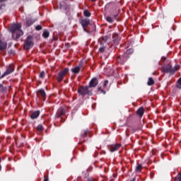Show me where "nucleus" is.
Segmentation results:
<instances>
[{
    "mask_svg": "<svg viewBox=\"0 0 181 181\" xmlns=\"http://www.w3.org/2000/svg\"><path fill=\"white\" fill-rule=\"evenodd\" d=\"M49 31L47 30H44L43 33H42V36L43 37H45V39H47V37H49Z\"/></svg>",
    "mask_w": 181,
    "mask_h": 181,
    "instance_id": "nucleus-16",
    "label": "nucleus"
},
{
    "mask_svg": "<svg viewBox=\"0 0 181 181\" xmlns=\"http://www.w3.org/2000/svg\"><path fill=\"white\" fill-rule=\"evenodd\" d=\"M107 22H109V23H112V18L110 16L106 17Z\"/></svg>",
    "mask_w": 181,
    "mask_h": 181,
    "instance_id": "nucleus-19",
    "label": "nucleus"
},
{
    "mask_svg": "<svg viewBox=\"0 0 181 181\" xmlns=\"http://www.w3.org/2000/svg\"><path fill=\"white\" fill-rule=\"evenodd\" d=\"M177 88H181V77L177 81Z\"/></svg>",
    "mask_w": 181,
    "mask_h": 181,
    "instance_id": "nucleus-20",
    "label": "nucleus"
},
{
    "mask_svg": "<svg viewBox=\"0 0 181 181\" xmlns=\"http://www.w3.org/2000/svg\"><path fill=\"white\" fill-rule=\"evenodd\" d=\"M93 90L89 86H81L78 89L79 95H91Z\"/></svg>",
    "mask_w": 181,
    "mask_h": 181,
    "instance_id": "nucleus-2",
    "label": "nucleus"
},
{
    "mask_svg": "<svg viewBox=\"0 0 181 181\" xmlns=\"http://www.w3.org/2000/svg\"><path fill=\"white\" fill-rule=\"evenodd\" d=\"M121 148V144H112L110 146V152H115L116 151H118Z\"/></svg>",
    "mask_w": 181,
    "mask_h": 181,
    "instance_id": "nucleus-6",
    "label": "nucleus"
},
{
    "mask_svg": "<svg viewBox=\"0 0 181 181\" xmlns=\"http://www.w3.org/2000/svg\"><path fill=\"white\" fill-rule=\"evenodd\" d=\"M15 65H13V64H11L10 65H9V69H15Z\"/></svg>",
    "mask_w": 181,
    "mask_h": 181,
    "instance_id": "nucleus-28",
    "label": "nucleus"
},
{
    "mask_svg": "<svg viewBox=\"0 0 181 181\" xmlns=\"http://www.w3.org/2000/svg\"><path fill=\"white\" fill-rule=\"evenodd\" d=\"M137 114H138V115H139L140 117H142V115H144V108H143V107H140V108L137 110Z\"/></svg>",
    "mask_w": 181,
    "mask_h": 181,
    "instance_id": "nucleus-14",
    "label": "nucleus"
},
{
    "mask_svg": "<svg viewBox=\"0 0 181 181\" xmlns=\"http://www.w3.org/2000/svg\"><path fill=\"white\" fill-rule=\"evenodd\" d=\"M177 69H162L163 73H170V74H173Z\"/></svg>",
    "mask_w": 181,
    "mask_h": 181,
    "instance_id": "nucleus-9",
    "label": "nucleus"
},
{
    "mask_svg": "<svg viewBox=\"0 0 181 181\" xmlns=\"http://www.w3.org/2000/svg\"><path fill=\"white\" fill-rule=\"evenodd\" d=\"M11 73H13V69H7L4 74L1 76V78H4V77H5V76H8L9 74H11Z\"/></svg>",
    "mask_w": 181,
    "mask_h": 181,
    "instance_id": "nucleus-8",
    "label": "nucleus"
},
{
    "mask_svg": "<svg viewBox=\"0 0 181 181\" xmlns=\"http://www.w3.org/2000/svg\"><path fill=\"white\" fill-rule=\"evenodd\" d=\"M117 16H118V15L115 16V19H118Z\"/></svg>",
    "mask_w": 181,
    "mask_h": 181,
    "instance_id": "nucleus-36",
    "label": "nucleus"
},
{
    "mask_svg": "<svg viewBox=\"0 0 181 181\" xmlns=\"http://www.w3.org/2000/svg\"><path fill=\"white\" fill-rule=\"evenodd\" d=\"M80 23L81 25H82L83 30L85 32H87V29H86V28H87V26L90 25V20L82 19L80 21Z\"/></svg>",
    "mask_w": 181,
    "mask_h": 181,
    "instance_id": "nucleus-4",
    "label": "nucleus"
},
{
    "mask_svg": "<svg viewBox=\"0 0 181 181\" xmlns=\"http://www.w3.org/2000/svg\"><path fill=\"white\" fill-rule=\"evenodd\" d=\"M99 90H100L102 93H103V94H105V93L104 92V90H103L101 89V88H99Z\"/></svg>",
    "mask_w": 181,
    "mask_h": 181,
    "instance_id": "nucleus-32",
    "label": "nucleus"
},
{
    "mask_svg": "<svg viewBox=\"0 0 181 181\" xmlns=\"http://www.w3.org/2000/svg\"><path fill=\"white\" fill-rule=\"evenodd\" d=\"M71 71L74 73V74H78V73H80V69H72Z\"/></svg>",
    "mask_w": 181,
    "mask_h": 181,
    "instance_id": "nucleus-18",
    "label": "nucleus"
},
{
    "mask_svg": "<svg viewBox=\"0 0 181 181\" xmlns=\"http://www.w3.org/2000/svg\"><path fill=\"white\" fill-rule=\"evenodd\" d=\"M75 69H80V67H76Z\"/></svg>",
    "mask_w": 181,
    "mask_h": 181,
    "instance_id": "nucleus-42",
    "label": "nucleus"
},
{
    "mask_svg": "<svg viewBox=\"0 0 181 181\" xmlns=\"http://www.w3.org/2000/svg\"><path fill=\"white\" fill-rule=\"evenodd\" d=\"M99 52H100V53H104V52H105V47H100V48L99 49Z\"/></svg>",
    "mask_w": 181,
    "mask_h": 181,
    "instance_id": "nucleus-24",
    "label": "nucleus"
},
{
    "mask_svg": "<svg viewBox=\"0 0 181 181\" xmlns=\"http://www.w3.org/2000/svg\"><path fill=\"white\" fill-rule=\"evenodd\" d=\"M175 181H181V174H178L175 179Z\"/></svg>",
    "mask_w": 181,
    "mask_h": 181,
    "instance_id": "nucleus-21",
    "label": "nucleus"
},
{
    "mask_svg": "<svg viewBox=\"0 0 181 181\" xmlns=\"http://www.w3.org/2000/svg\"><path fill=\"white\" fill-rule=\"evenodd\" d=\"M90 1H92V2H95V0H90Z\"/></svg>",
    "mask_w": 181,
    "mask_h": 181,
    "instance_id": "nucleus-40",
    "label": "nucleus"
},
{
    "mask_svg": "<svg viewBox=\"0 0 181 181\" xmlns=\"http://www.w3.org/2000/svg\"><path fill=\"white\" fill-rule=\"evenodd\" d=\"M83 15H84V16H86L87 18H90V16H91V13H90V11H88V10H85L83 11Z\"/></svg>",
    "mask_w": 181,
    "mask_h": 181,
    "instance_id": "nucleus-15",
    "label": "nucleus"
},
{
    "mask_svg": "<svg viewBox=\"0 0 181 181\" xmlns=\"http://www.w3.org/2000/svg\"><path fill=\"white\" fill-rule=\"evenodd\" d=\"M38 93L41 94L42 98H46V92H45V90L40 89V90H38Z\"/></svg>",
    "mask_w": 181,
    "mask_h": 181,
    "instance_id": "nucleus-13",
    "label": "nucleus"
},
{
    "mask_svg": "<svg viewBox=\"0 0 181 181\" xmlns=\"http://www.w3.org/2000/svg\"><path fill=\"white\" fill-rule=\"evenodd\" d=\"M161 60H163V62H165V60H166V57H163L161 58Z\"/></svg>",
    "mask_w": 181,
    "mask_h": 181,
    "instance_id": "nucleus-31",
    "label": "nucleus"
},
{
    "mask_svg": "<svg viewBox=\"0 0 181 181\" xmlns=\"http://www.w3.org/2000/svg\"><path fill=\"white\" fill-rule=\"evenodd\" d=\"M21 28H22V25L20 23L11 25L10 31L12 33L13 39H19L23 35V31L21 30Z\"/></svg>",
    "mask_w": 181,
    "mask_h": 181,
    "instance_id": "nucleus-1",
    "label": "nucleus"
},
{
    "mask_svg": "<svg viewBox=\"0 0 181 181\" xmlns=\"http://www.w3.org/2000/svg\"><path fill=\"white\" fill-rule=\"evenodd\" d=\"M26 25H27V26H30V25H33V21H32V19H30V18L27 19Z\"/></svg>",
    "mask_w": 181,
    "mask_h": 181,
    "instance_id": "nucleus-17",
    "label": "nucleus"
},
{
    "mask_svg": "<svg viewBox=\"0 0 181 181\" xmlns=\"http://www.w3.org/2000/svg\"><path fill=\"white\" fill-rule=\"evenodd\" d=\"M67 73H69V69H64L59 74V75H58L59 83H60V81H62L63 80L64 76H66V74H67Z\"/></svg>",
    "mask_w": 181,
    "mask_h": 181,
    "instance_id": "nucleus-5",
    "label": "nucleus"
},
{
    "mask_svg": "<svg viewBox=\"0 0 181 181\" xmlns=\"http://www.w3.org/2000/svg\"><path fill=\"white\" fill-rule=\"evenodd\" d=\"M36 30H42V25H37L35 27Z\"/></svg>",
    "mask_w": 181,
    "mask_h": 181,
    "instance_id": "nucleus-26",
    "label": "nucleus"
},
{
    "mask_svg": "<svg viewBox=\"0 0 181 181\" xmlns=\"http://www.w3.org/2000/svg\"><path fill=\"white\" fill-rule=\"evenodd\" d=\"M142 169V165L141 164H139L136 168V172H141V170Z\"/></svg>",
    "mask_w": 181,
    "mask_h": 181,
    "instance_id": "nucleus-22",
    "label": "nucleus"
},
{
    "mask_svg": "<svg viewBox=\"0 0 181 181\" xmlns=\"http://www.w3.org/2000/svg\"><path fill=\"white\" fill-rule=\"evenodd\" d=\"M44 181H49V178H45Z\"/></svg>",
    "mask_w": 181,
    "mask_h": 181,
    "instance_id": "nucleus-35",
    "label": "nucleus"
},
{
    "mask_svg": "<svg viewBox=\"0 0 181 181\" xmlns=\"http://www.w3.org/2000/svg\"><path fill=\"white\" fill-rule=\"evenodd\" d=\"M107 84H108V81L107 80L105 81V82L103 83V87H107Z\"/></svg>",
    "mask_w": 181,
    "mask_h": 181,
    "instance_id": "nucleus-29",
    "label": "nucleus"
},
{
    "mask_svg": "<svg viewBox=\"0 0 181 181\" xmlns=\"http://www.w3.org/2000/svg\"><path fill=\"white\" fill-rule=\"evenodd\" d=\"M130 181H135V178H133V179L131 180Z\"/></svg>",
    "mask_w": 181,
    "mask_h": 181,
    "instance_id": "nucleus-38",
    "label": "nucleus"
},
{
    "mask_svg": "<svg viewBox=\"0 0 181 181\" xmlns=\"http://www.w3.org/2000/svg\"><path fill=\"white\" fill-rule=\"evenodd\" d=\"M148 86H153L155 84V81L152 77L148 78V81H147Z\"/></svg>",
    "mask_w": 181,
    "mask_h": 181,
    "instance_id": "nucleus-12",
    "label": "nucleus"
},
{
    "mask_svg": "<svg viewBox=\"0 0 181 181\" xmlns=\"http://www.w3.org/2000/svg\"><path fill=\"white\" fill-rule=\"evenodd\" d=\"M120 59H121L120 57H118L117 59V62H119Z\"/></svg>",
    "mask_w": 181,
    "mask_h": 181,
    "instance_id": "nucleus-34",
    "label": "nucleus"
},
{
    "mask_svg": "<svg viewBox=\"0 0 181 181\" xmlns=\"http://www.w3.org/2000/svg\"><path fill=\"white\" fill-rule=\"evenodd\" d=\"M33 37L32 35H29L25 41L24 43V49L25 50H29L32 46H33V41H32Z\"/></svg>",
    "mask_w": 181,
    "mask_h": 181,
    "instance_id": "nucleus-3",
    "label": "nucleus"
},
{
    "mask_svg": "<svg viewBox=\"0 0 181 181\" xmlns=\"http://www.w3.org/2000/svg\"><path fill=\"white\" fill-rule=\"evenodd\" d=\"M7 44L6 42L0 40V50H5L6 49Z\"/></svg>",
    "mask_w": 181,
    "mask_h": 181,
    "instance_id": "nucleus-10",
    "label": "nucleus"
},
{
    "mask_svg": "<svg viewBox=\"0 0 181 181\" xmlns=\"http://www.w3.org/2000/svg\"><path fill=\"white\" fill-rule=\"evenodd\" d=\"M40 115V112L39 110H37L31 115V119H35L37 118V117H39Z\"/></svg>",
    "mask_w": 181,
    "mask_h": 181,
    "instance_id": "nucleus-11",
    "label": "nucleus"
},
{
    "mask_svg": "<svg viewBox=\"0 0 181 181\" xmlns=\"http://www.w3.org/2000/svg\"><path fill=\"white\" fill-rule=\"evenodd\" d=\"M85 135H87V132H85Z\"/></svg>",
    "mask_w": 181,
    "mask_h": 181,
    "instance_id": "nucleus-41",
    "label": "nucleus"
},
{
    "mask_svg": "<svg viewBox=\"0 0 181 181\" xmlns=\"http://www.w3.org/2000/svg\"><path fill=\"white\" fill-rule=\"evenodd\" d=\"M98 84V81H97L95 78H93L89 83V87L90 88H91V87H96Z\"/></svg>",
    "mask_w": 181,
    "mask_h": 181,
    "instance_id": "nucleus-7",
    "label": "nucleus"
},
{
    "mask_svg": "<svg viewBox=\"0 0 181 181\" xmlns=\"http://www.w3.org/2000/svg\"><path fill=\"white\" fill-rule=\"evenodd\" d=\"M4 90V86H2V84H0V91H3Z\"/></svg>",
    "mask_w": 181,
    "mask_h": 181,
    "instance_id": "nucleus-30",
    "label": "nucleus"
},
{
    "mask_svg": "<svg viewBox=\"0 0 181 181\" xmlns=\"http://www.w3.org/2000/svg\"><path fill=\"white\" fill-rule=\"evenodd\" d=\"M180 66H175V69H180Z\"/></svg>",
    "mask_w": 181,
    "mask_h": 181,
    "instance_id": "nucleus-37",
    "label": "nucleus"
},
{
    "mask_svg": "<svg viewBox=\"0 0 181 181\" xmlns=\"http://www.w3.org/2000/svg\"><path fill=\"white\" fill-rule=\"evenodd\" d=\"M40 77L41 78H43V77H45V71H42L40 73Z\"/></svg>",
    "mask_w": 181,
    "mask_h": 181,
    "instance_id": "nucleus-27",
    "label": "nucleus"
},
{
    "mask_svg": "<svg viewBox=\"0 0 181 181\" xmlns=\"http://www.w3.org/2000/svg\"><path fill=\"white\" fill-rule=\"evenodd\" d=\"M167 69H172V65L169 64V66L167 67Z\"/></svg>",
    "mask_w": 181,
    "mask_h": 181,
    "instance_id": "nucleus-33",
    "label": "nucleus"
},
{
    "mask_svg": "<svg viewBox=\"0 0 181 181\" xmlns=\"http://www.w3.org/2000/svg\"><path fill=\"white\" fill-rule=\"evenodd\" d=\"M63 114H64V111L62 110V115H63Z\"/></svg>",
    "mask_w": 181,
    "mask_h": 181,
    "instance_id": "nucleus-39",
    "label": "nucleus"
},
{
    "mask_svg": "<svg viewBox=\"0 0 181 181\" xmlns=\"http://www.w3.org/2000/svg\"><path fill=\"white\" fill-rule=\"evenodd\" d=\"M37 131H43V126L42 124H39L37 127Z\"/></svg>",
    "mask_w": 181,
    "mask_h": 181,
    "instance_id": "nucleus-23",
    "label": "nucleus"
},
{
    "mask_svg": "<svg viewBox=\"0 0 181 181\" xmlns=\"http://www.w3.org/2000/svg\"><path fill=\"white\" fill-rule=\"evenodd\" d=\"M103 42H106L108 40V36H105L102 37Z\"/></svg>",
    "mask_w": 181,
    "mask_h": 181,
    "instance_id": "nucleus-25",
    "label": "nucleus"
}]
</instances>
